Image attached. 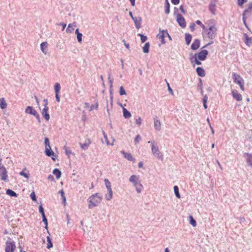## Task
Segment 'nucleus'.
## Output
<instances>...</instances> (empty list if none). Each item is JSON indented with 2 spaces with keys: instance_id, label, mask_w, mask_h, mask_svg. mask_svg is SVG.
I'll return each instance as SVG.
<instances>
[{
  "instance_id": "nucleus-1",
  "label": "nucleus",
  "mask_w": 252,
  "mask_h": 252,
  "mask_svg": "<svg viewBox=\"0 0 252 252\" xmlns=\"http://www.w3.org/2000/svg\"><path fill=\"white\" fill-rule=\"evenodd\" d=\"M207 24V27L203 30V35L205 38L213 40L217 36L218 28L214 20H210Z\"/></svg>"
},
{
  "instance_id": "nucleus-2",
  "label": "nucleus",
  "mask_w": 252,
  "mask_h": 252,
  "mask_svg": "<svg viewBox=\"0 0 252 252\" xmlns=\"http://www.w3.org/2000/svg\"><path fill=\"white\" fill-rule=\"evenodd\" d=\"M208 52L206 50H202L197 53H195L194 56L190 55L189 59L190 62L192 63H195L197 65L201 64L200 61H203L206 60Z\"/></svg>"
},
{
  "instance_id": "nucleus-3",
  "label": "nucleus",
  "mask_w": 252,
  "mask_h": 252,
  "mask_svg": "<svg viewBox=\"0 0 252 252\" xmlns=\"http://www.w3.org/2000/svg\"><path fill=\"white\" fill-rule=\"evenodd\" d=\"M102 200V196L99 193H95L90 196L88 199V208L92 209L97 206Z\"/></svg>"
},
{
  "instance_id": "nucleus-4",
  "label": "nucleus",
  "mask_w": 252,
  "mask_h": 252,
  "mask_svg": "<svg viewBox=\"0 0 252 252\" xmlns=\"http://www.w3.org/2000/svg\"><path fill=\"white\" fill-rule=\"evenodd\" d=\"M129 181L133 184L136 191L138 193H140L143 189V186L140 182L139 176L132 175L130 177Z\"/></svg>"
},
{
  "instance_id": "nucleus-5",
  "label": "nucleus",
  "mask_w": 252,
  "mask_h": 252,
  "mask_svg": "<svg viewBox=\"0 0 252 252\" xmlns=\"http://www.w3.org/2000/svg\"><path fill=\"white\" fill-rule=\"evenodd\" d=\"M148 143H150L151 144L152 153L154 156L158 159L162 160L163 158V155L159 151L158 146L155 145V142L149 141Z\"/></svg>"
},
{
  "instance_id": "nucleus-6",
  "label": "nucleus",
  "mask_w": 252,
  "mask_h": 252,
  "mask_svg": "<svg viewBox=\"0 0 252 252\" xmlns=\"http://www.w3.org/2000/svg\"><path fill=\"white\" fill-rule=\"evenodd\" d=\"M232 77L234 82L239 85L241 90L244 91L245 90L244 80L243 78L240 75L235 72L233 73Z\"/></svg>"
},
{
  "instance_id": "nucleus-7",
  "label": "nucleus",
  "mask_w": 252,
  "mask_h": 252,
  "mask_svg": "<svg viewBox=\"0 0 252 252\" xmlns=\"http://www.w3.org/2000/svg\"><path fill=\"white\" fill-rule=\"evenodd\" d=\"M106 188L107 189L108 193L105 195L106 200L109 201L113 198V191L111 188V184L110 182L107 179H104Z\"/></svg>"
},
{
  "instance_id": "nucleus-8",
  "label": "nucleus",
  "mask_w": 252,
  "mask_h": 252,
  "mask_svg": "<svg viewBox=\"0 0 252 252\" xmlns=\"http://www.w3.org/2000/svg\"><path fill=\"white\" fill-rule=\"evenodd\" d=\"M157 38L160 40L161 43L162 44H164L165 43V41L164 40V38L166 37H168L170 39H171L170 36H169L168 32L167 31L162 30L161 31L160 29L159 30V32L157 35Z\"/></svg>"
},
{
  "instance_id": "nucleus-9",
  "label": "nucleus",
  "mask_w": 252,
  "mask_h": 252,
  "mask_svg": "<svg viewBox=\"0 0 252 252\" xmlns=\"http://www.w3.org/2000/svg\"><path fill=\"white\" fill-rule=\"evenodd\" d=\"M15 248L16 246L14 242L8 241L6 244L5 252H14Z\"/></svg>"
},
{
  "instance_id": "nucleus-10",
  "label": "nucleus",
  "mask_w": 252,
  "mask_h": 252,
  "mask_svg": "<svg viewBox=\"0 0 252 252\" xmlns=\"http://www.w3.org/2000/svg\"><path fill=\"white\" fill-rule=\"evenodd\" d=\"M61 89V87L59 83H56L54 85V91L55 93V97L57 102H59L60 101V96L59 93Z\"/></svg>"
},
{
  "instance_id": "nucleus-11",
  "label": "nucleus",
  "mask_w": 252,
  "mask_h": 252,
  "mask_svg": "<svg viewBox=\"0 0 252 252\" xmlns=\"http://www.w3.org/2000/svg\"><path fill=\"white\" fill-rule=\"evenodd\" d=\"M44 108L42 110V115L44 117V118L47 120H49L50 118V116L48 113V107L47 106L48 101L46 99H44Z\"/></svg>"
},
{
  "instance_id": "nucleus-12",
  "label": "nucleus",
  "mask_w": 252,
  "mask_h": 252,
  "mask_svg": "<svg viewBox=\"0 0 252 252\" xmlns=\"http://www.w3.org/2000/svg\"><path fill=\"white\" fill-rule=\"evenodd\" d=\"M243 155L248 166L252 167V155L249 153H245Z\"/></svg>"
},
{
  "instance_id": "nucleus-13",
  "label": "nucleus",
  "mask_w": 252,
  "mask_h": 252,
  "mask_svg": "<svg viewBox=\"0 0 252 252\" xmlns=\"http://www.w3.org/2000/svg\"><path fill=\"white\" fill-rule=\"evenodd\" d=\"M232 95L235 99L238 101L242 100L243 97L242 95L236 90H233L231 92Z\"/></svg>"
},
{
  "instance_id": "nucleus-14",
  "label": "nucleus",
  "mask_w": 252,
  "mask_h": 252,
  "mask_svg": "<svg viewBox=\"0 0 252 252\" xmlns=\"http://www.w3.org/2000/svg\"><path fill=\"white\" fill-rule=\"evenodd\" d=\"M177 21L179 24V25L182 28H185L186 26V23L185 20V18L181 15L178 14L177 17Z\"/></svg>"
},
{
  "instance_id": "nucleus-15",
  "label": "nucleus",
  "mask_w": 252,
  "mask_h": 252,
  "mask_svg": "<svg viewBox=\"0 0 252 252\" xmlns=\"http://www.w3.org/2000/svg\"><path fill=\"white\" fill-rule=\"evenodd\" d=\"M1 170H0V175L1 179L3 181H6L8 178L7 172L4 166H1Z\"/></svg>"
},
{
  "instance_id": "nucleus-16",
  "label": "nucleus",
  "mask_w": 252,
  "mask_h": 252,
  "mask_svg": "<svg viewBox=\"0 0 252 252\" xmlns=\"http://www.w3.org/2000/svg\"><path fill=\"white\" fill-rule=\"evenodd\" d=\"M91 143V140H90V139L86 138L85 140L84 143H82L80 142L79 143V144H80V147L82 150H86L89 148Z\"/></svg>"
},
{
  "instance_id": "nucleus-17",
  "label": "nucleus",
  "mask_w": 252,
  "mask_h": 252,
  "mask_svg": "<svg viewBox=\"0 0 252 252\" xmlns=\"http://www.w3.org/2000/svg\"><path fill=\"white\" fill-rule=\"evenodd\" d=\"M216 0H211L210 1V3L209 4V9L210 11V12L213 14H215L216 12Z\"/></svg>"
},
{
  "instance_id": "nucleus-18",
  "label": "nucleus",
  "mask_w": 252,
  "mask_h": 252,
  "mask_svg": "<svg viewBox=\"0 0 252 252\" xmlns=\"http://www.w3.org/2000/svg\"><path fill=\"white\" fill-rule=\"evenodd\" d=\"M154 125L156 130L160 131L161 130V123L157 117L154 119Z\"/></svg>"
},
{
  "instance_id": "nucleus-19",
  "label": "nucleus",
  "mask_w": 252,
  "mask_h": 252,
  "mask_svg": "<svg viewBox=\"0 0 252 252\" xmlns=\"http://www.w3.org/2000/svg\"><path fill=\"white\" fill-rule=\"evenodd\" d=\"M200 40H199L198 39H195L191 45V49L192 50H197L198 48H199L200 46Z\"/></svg>"
},
{
  "instance_id": "nucleus-20",
  "label": "nucleus",
  "mask_w": 252,
  "mask_h": 252,
  "mask_svg": "<svg viewBox=\"0 0 252 252\" xmlns=\"http://www.w3.org/2000/svg\"><path fill=\"white\" fill-rule=\"evenodd\" d=\"M25 112L27 114H29L33 116L36 115V113H37L36 111L33 109L32 107L30 106L26 108Z\"/></svg>"
},
{
  "instance_id": "nucleus-21",
  "label": "nucleus",
  "mask_w": 252,
  "mask_h": 252,
  "mask_svg": "<svg viewBox=\"0 0 252 252\" xmlns=\"http://www.w3.org/2000/svg\"><path fill=\"white\" fill-rule=\"evenodd\" d=\"M43 242L44 244L46 243V248L47 249H49L53 247L50 237H46V240L45 239H43Z\"/></svg>"
},
{
  "instance_id": "nucleus-22",
  "label": "nucleus",
  "mask_w": 252,
  "mask_h": 252,
  "mask_svg": "<svg viewBox=\"0 0 252 252\" xmlns=\"http://www.w3.org/2000/svg\"><path fill=\"white\" fill-rule=\"evenodd\" d=\"M134 22L135 26L137 29L141 27V18L140 17H136L133 20Z\"/></svg>"
},
{
  "instance_id": "nucleus-23",
  "label": "nucleus",
  "mask_w": 252,
  "mask_h": 252,
  "mask_svg": "<svg viewBox=\"0 0 252 252\" xmlns=\"http://www.w3.org/2000/svg\"><path fill=\"white\" fill-rule=\"evenodd\" d=\"M65 154L68 157L69 160H72L75 158V155L70 150L67 149H65Z\"/></svg>"
},
{
  "instance_id": "nucleus-24",
  "label": "nucleus",
  "mask_w": 252,
  "mask_h": 252,
  "mask_svg": "<svg viewBox=\"0 0 252 252\" xmlns=\"http://www.w3.org/2000/svg\"><path fill=\"white\" fill-rule=\"evenodd\" d=\"M121 153L124 155L125 158H126L129 161H133L134 158H133L132 155L130 153H127L125 152L124 151H121Z\"/></svg>"
},
{
  "instance_id": "nucleus-25",
  "label": "nucleus",
  "mask_w": 252,
  "mask_h": 252,
  "mask_svg": "<svg viewBox=\"0 0 252 252\" xmlns=\"http://www.w3.org/2000/svg\"><path fill=\"white\" fill-rule=\"evenodd\" d=\"M45 153L46 156L50 157L54 156L55 155L54 153L52 150L51 147H49V148L45 147Z\"/></svg>"
},
{
  "instance_id": "nucleus-26",
  "label": "nucleus",
  "mask_w": 252,
  "mask_h": 252,
  "mask_svg": "<svg viewBox=\"0 0 252 252\" xmlns=\"http://www.w3.org/2000/svg\"><path fill=\"white\" fill-rule=\"evenodd\" d=\"M244 36L245 38V43L247 45L250 47L251 45H252V39L251 38L249 37V36L246 33H245Z\"/></svg>"
},
{
  "instance_id": "nucleus-27",
  "label": "nucleus",
  "mask_w": 252,
  "mask_h": 252,
  "mask_svg": "<svg viewBox=\"0 0 252 252\" xmlns=\"http://www.w3.org/2000/svg\"><path fill=\"white\" fill-rule=\"evenodd\" d=\"M196 72L199 76L204 77L205 75L204 70L201 67H197L196 68Z\"/></svg>"
},
{
  "instance_id": "nucleus-28",
  "label": "nucleus",
  "mask_w": 252,
  "mask_h": 252,
  "mask_svg": "<svg viewBox=\"0 0 252 252\" xmlns=\"http://www.w3.org/2000/svg\"><path fill=\"white\" fill-rule=\"evenodd\" d=\"M47 42H43L41 43L40 44V49L42 52L44 54H46L47 51H46V48H47Z\"/></svg>"
},
{
  "instance_id": "nucleus-29",
  "label": "nucleus",
  "mask_w": 252,
  "mask_h": 252,
  "mask_svg": "<svg viewBox=\"0 0 252 252\" xmlns=\"http://www.w3.org/2000/svg\"><path fill=\"white\" fill-rule=\"evenodd\" d=\"M7 107V103L5 102V99L2 97L0 99V107L2 109H4Z\"/></svg>"
},
{
  "instance_id": "nucleus-30",
  "label": "nucleus",
  "mask_w": 252,
  "mask_h": 252,
  "mask_svg": "<svg viewBox=\"0 0 252 252\" xmlns=\"http://www.w3.org/2000/svg\"><path fill=\"white\" fill-rule=\"evenodd\" d=\"M123 116L125 118H129L131 117L130 113L125 108H123Z\"/></svg>"
},
{
  "instance_id": "nucleus-31",
  "label": "nucleus",
  "mask_w": 252,
  "mask_h": 252,
  "mask_svg": "<svg viewBox=\"0 0 252 252\" xmlns=\"http://www.w3.org/2000/svg\"><path fill=\"white\" fill-rule=\"evenodd\" d=\"M251 12L252 11L249 10V9L248 8L247 9H245L243 12V17L247 18L251 16Z\"/></svg>"
},
{
  "instance_id": "nucleus-32",
  "label": "nucleus",
  "mask_w": 252,
  "mask_h": 252,
  "mask_svg": "<svg viewBox=\"0 0 252 252\" xmlns=\"http://www.w3.org/2000/svg\"><path fill=\"white\" fill-rule=\"evenodd\" d=\"M6 193L7 195L11 196V197H15L17 196V193L11 189H8L6 191Z\"/></svg>"
},
{
  "instance_id": "nucleus-33",
  "label": "nucleus",
  "mask_w": 252,
  "mask_h": 252,
  "mask_svg": "<svg viewBox=\"0 0 252 252\" xmlns=\"http://www.w3.org/2000/svg\"><path fill=\"white\" fill-rule=\"evenodd\" d=\"M170 12V4L169 3L168 0H165V13L167 14H169Z\"/></svg>"
},
{
  "instance_id": "nucleus-34",
  "label": "nucleus",
  "mask_w": 252,
  "mask_h": 252,
  "mask_svg": "<svg viewBox=\"0 0 252 252\" xmlns=\"http://www.w3.org/2000/svg\"><path fill=\"white\" fill-rule=\"evenodd\" d=\"M75 33L77 35V40H78V42L81 43L82 42V34L79 32V29H77L75 30Z\"/></svg>"
},
{
  "instance_id": "nucleus-35",
  "label": "nucleus",
  "mask_w": 252,
  "mask_h": 252,
  "mask_svg": "<svg viewBox=\"0 0 252 252\" xmlns=\"http://www.w3.org/2000/svg\"><path fill=\"white\" fill-rule=\"evenodd\" d=\"M53 174L56 176L57 179H59L62 174L61 172L58 169H55L53 171Z\"/></svg>"
},
{
  "instance_id": "nucleus-36",
  "label": "nucleus",
  "mask_w": 252,
  "mask_h": 252,
  "mask_svg": "<svg viewBox=\"0 0 252 252\" xmlns=\"http://www.w3.org/2000/svg\"><path fill=\"white\" fill-rule=\"evenodd\" d=\"M192 36L190 34H186L185 40L187 45H189L191 42Z\"/></svg>"
},
{
  "instance_id": "nucleus-37",
  "label": "nucleus",
  "mask_w": 252,
  "mask_h": 252,
  "mask_svg": "<svg viewBox=\"0 0 252 252\" xmlns=\"http://www.w3.org/2000/svg\"><path fill=\"white\" fill-rule=\"evenodd\" d=\"M150 44L149 42L146 43L143 47V51L145 53H148L149 52Z\"/></svg>"
},
{
  "instance_id": "nucleus-38",
  "label": "nucleus",
  "mask_w": 252,
  "mask_h": 252,
  "mask_svg": "<svg viewBox=\"0 0 252 252\" xmlns=\"http://www.w3.org/2000/svg\"><path fill=\"white\" fill-rule=\"evenodd\" d=\"M76 27L75 25H71L69 24L68 25V27L66 30V31L67 32H71L72 31H74V28Z\"/></svg>"
},
{
  "instance_id": "nucleus-39",
  "label": "nucleus",
  "mask_w": 252,
  "mask_h": 252,
  "mask_svg": "<svg viewBox=\"0 0 252 252\" xmlns=\"http://www.w3.org/2000/svg\"><path fill=\"white\" fill-rule=\"evenodd\" d=\"M174 192H175V194L176 195V196L178 198H180L181 196H180V193H179V192L178 187L177 186H174Z\"/></svg>"
},
{
  "instance_id": "nucleus-40",
  "label": "nucleus",
  "mask_w": 252,
  "mask_h": 252,
  "mask_svg": "<svg viewBox=\"0 0 252 252\" xmlns=\"http://www.w3.org/2000/svg\"><path fill=\"white\" fill-rule=\"evenodd\" d=\"M189 218L190 224H191L193 226H195L196 225V222L195 220H194L192 216H190Z\"/></svg>"
},
{
  "instance_id": "nucleus-41",
  "label": "nucleus",
  "mask_w": 252,
  "mask_h": 252,
  "mask_svg": "<svg viewBox=\"0 0 252 252\" xmlns=\"http://www.w3.org/2000/svg\"><path fill=\"white\" fill-rule=\"evenodd\" d=\"M208 100V97L206 95H205L203 98V106L205 109L207 108V105L206 104L207 101Z\"/></svg>"
},
{
  "instance_id": "nucleus-42",
  "label": "nucleus",
  "mask_w": 252,
  "mask_h": 252,
  "mask_svg": "<svg viewBox=\"0 0 252 252\" xmlns=\"http://www.w3.org/2000/svg\"><path fill=\"white\" fill-rule=\"evenodd\" d=\"M138 36H140L141 41L142 43L145 42L147 39V37L146 36H145L141 33L138 34Z\"/></svg>"
},
{
  "instance_id": "nucleus-43",
  "label": "nucleus",
  "mask_w": 252,
  "mask_h": 252,
  "mask_svg": "<svg viewBox=\"0 0 252 252\" xmlns=\"http://www.w3.org/2000/svg\"><path fill=\"white\" fill-rule=\"evenodd\" d=\"M44 144L45 147H50V143H49V140L48 138L46 137L44 140Z\"/></svg>"
},
{
  "instance_id": "nucleus-44",
  "label": "nucleus",
  "mask_w": 252,
  "mask_h": 252,
  "mask_svg": "<svg viewBox=\"0 0 252 252\" xmlns=\"http://www.w3.org/2000/svg\"><path fill=\"white\" fill-rule=\"evenodd\" d=\"M119 93H120V94L121 95H123L126 94V91H125L124 88H123V87H122V86L120 87Z\"/></svg>"
},
{
  "instance_id": "nucleus-45",
  "label": "nucleus",
  "mask_w": 252,
  "mask_h": 252,
  "mask_svg": "<svg viewBox=\"0 0 252 252\" xmlns=\"http://www.w3.org/2000/svg\"><path fill=\"white\" fill-rule=\"evenodd\" d=\"M141 140V138L139 134L137 135L136 137L134 139V142L135 144L138 143Z\"/></svg>"
},
{
  "instance_id": "nucleus-46",
  "label": "nucleus",
  "mask_w": 252,
  "mask_h": 252,
  "mask_svg": "<svg viewBox=\"0 0 252 252\" xmlns=\"http://www.w3.org/2000/svg\"><path fill=\"white\" fill-rule=\"evenodd\" d=\"M141 123H142V120L140 117H138V118L135 119V123L137 125H138V126H140L141 124Z\"/></svg>"
},
{
  "instance_id": "nucleus-47",
  "label": "nucleus",
  "mask_w": 252,
  "mask_h": 252,
  "mask_svg": "<svg viewBox=\"0 0 252 252\" xmlns=\"http://www.w3.org/2000/svg\"><path fill=\"white\" fill-rule=\"evenodd\" d=\"M30 196H31V198H32V199L33 201H36V195H35V194L34 191L32 192L31 193Z\"/></svg>"
},
{
  "instance_id": "nucleus-48",
  "label": "nucleus",
  "mask_w": 252,
  "mask_h": 252,
  "mask_svg": "<svg viewBox=\"0 0 252 252\" xmlns=\"http://www.w3.org/2000/svg\"><path fill=\"white\" fill-rule=\"evenodd\" d=\"M195 23L197 25L200 26V27L202 28L203 30L205 29L206 26H204L200 20L196 21Z\"/></svg>"
},
{
  "instance_id": "nucleus-49",
  "label": "nucleus",
  "mask_w": 252,
  "mask_h": 252,
  "mask_svg": "<svg viewBox=\"0 0 252 252\" xmlns=\"http://www.w3.org/2000/svg\"><path fill=\"white\" fill-rule=\"evenodd\" d=\"M20 175L25 177V178L28 179L29 178V174L28 173H25L24 171H21L20 173Z\"/></svg>"
},
{
  "instance_id": "nucleus-50",
  "label": "nucleus",
  "mask_w": 252,
  "mask_h": 252,
  "mask_svg": "<svg viewBox=\"0 0 252 252\" xmlns=\"http://www.w3.org/2000/svg\"><path fill=\"white\" fill-rule=\"evenodd\" d=\"M247 0H238V4L240 6H242Z\"/></svg>"
},
{
  "instance_id": "nucleus-51",
  "label": "nucleus",
  "mask_w": 252,
  "mask_h": 252,
  "mask_svg": "<svg viewBox=\"0 0 252 252\" xmlns=\"http://www.w3.org/2000/svg\"><path fill=\"white\" fill-rule=\"evenodd\" d=\"M108 80L110 83V87L111 88L113 86V79L110 77V76L108 77Z\"/></svg>"
},
{
  "instance_id": "nucleus-52",
  "label": "nucleus",
  "mask_w": 252,
  "mask_h": 252,
  "mask_svg": "<svg viewBox=\"0 0 252 252\" xmlns=\"http://www.w3.org/2000/svg\"><path fill=\"white\" fill-rule=\"evenodd\" d=\"M195 24L194 23H191L190 26H189V28L191 30V31L193 32L194 31V29H195Z\"/></svg>"
},
{
  "instance_id": "nucleus-53",
  "label": "nucleus",
  "mask_w": 252,
  "mask_h": 252,
  "mask_svg": "<svg viewBox=\"0 0 252 252\" xmlns=\"http://www.w3.org/2000/svg\"><path fill=\"white\" fill-rule=\"evenodd\" d=\"M39 212L41 214L44 213V208L41 204L39 207Z\"/></svg>"
},
{
  "instance_id": "nucleus-54",
  "label": "nucleus",
  "mask_w": 252,
  "mask_h": 252,
  "mask_svg": "<svg viewBox=\"0 0 252 252\" xmlns=\"http://www.w3.org/2000/svg\"><path fill=\"white\" fill-rule=\"evenodd\" d=\"M97 107H98L97 104H96L95 105H94V104L92 105L91 106V108H90V111H92L94 109H97Z\"/></svg>"
},
{
  "instance_id": "nucleus-55",
  "label": "nucleus",
  "mask_w": 252,
  "mask_h": 252,
  "mask_svg": "<svg viewBox=\"0 0 252 252\" xmlns=\"http://www.w3.org/2000/svg\"><path fill=\"white\" fill-rule=\"evenodd\" d=\"M171 2L175 5L178 4L180 2V0H171Z\"/></svg>"
},
{
  "instance_id": "nucleus-56",
  "label": "nucleus",
  "mask_w": 252,
  "mask_h": 252,
  "mask_svg": "<svg viewBox=\"0 0 252 252\" xmlns=\"http://www.w3.org/2000/svg\"><path fill=\"white\" fill-rule=\"evenodd\" d=\"M42 220H43V222H44V224L45 225L46 227H47V223H48L47 218H44L42 219Z\"/></svg>"
},
{
  "instance_id": "nucleus-57",
  "label": "nucleus",
  "mask_w": 252,
  "mask_h": 252,
  "mask_svg": "<svg viewBox=\"0 0 252 252\" xmlns=\"http://www.w3.org/2000/svg\"><path fill=\"white\" fill-rule=\"evenodd\" d=\"M83 114H84L83 115V116H82V120H83V121H86V119H87V117H86V114H85V112H83Z\"/></svg>"
},
{
  "instance_id": "nucleus-58",
  "label": "nucleus",
  "mask_w": 252,
  "mask_h": 252,
  "mask_svg": "<svg viewBox=\"0 0 252 252\" xmlns=\"http://www.w3.org/2000/svg\"><path fill=\"white\" fill-rule=\"evenodd\" d=\"M34 116H35V117H36V118L37 119V120H38V121L39 122H40V117H39V114H38L37 113H36V115H34Z\"/></svg>"
},
{
  "instance_id": "nucleus-59",
  "label": "nucleus",
  "mask_w": 252,
  "mask_h": 252,
  "mask_svg": "<svg viewBox=\"0 0 252 252\" xmlns=\"http://www.w3.org/2000/svg\"><path fill=\"white\" fill-rule=\"evenodd\" d=\"M59 193L61 194L62 198V201H63V189H62L59 191Z\"/></svg>"
},
{
  "instance_id": "nucleus-60",
  "label": "nucleus",
  "mask_w": 252,
  "mask_h": 252,
  "mask_svg": "<svg viewBox=\"0 0 252 252\" xmlns=\"http://www.w3.org/2000/svg\"><path fill=\"white\" fill-rule=\"evenodd\" d=\"M48 179L50 181H53L54 180V177L52 175H49L48 177Z\"/></svg>"
},
{
  "instance_id": "nucleus-61",
  "label": "nucleus",
  "mask_w": 252,
  "mask_h": 252,
  "mask_svg": "<svg viewBox=\"0 0 252 252\" xmlns=\"http://www.w3.org/2000/svg\"><path fill=\"white\" fill-rule=\"evenodd\" d=\"M248 8L249 9V10H251L252 12V2L251 3H250L249 4H248Z\"/></svg>"
},
{
  "instance_id": "nucleus-62",
  "label": "nucleus",
  "mask_w": 252,
  "mask_h": 252,
  "mask_svg": "<svg viewBox=\"0 0 252 252\" xmlns=\"http://www.w3.org/2000/svg\"><path fill=\"white\" fill-rule=\"evenodd\" d=\"M180 9L181 10V11L185 13V10H184V6L183 5H181L180 7Z\"/></svg>"
},
{
  "instance_id": "nucleus-63",
  "label": "nucleus",
  "mask_w": 252,
  "mask_h": 252,
  "mask_svg": "<svg viewBox=\"0 0 252 252\" xmlns=\"http://www.w3.org/2000/svg\"><path fill=\"white\" fill-rule=\"evenodd\" d=\"M130 1V3H131V5L132 6H134L135 5V0H129Z\"/></svg>"
},
{
  "instance_id": "nucleus-64",
  "label": "nucleus",
  "mask_w": 252,
  "mask_h": 252,
  "mask_svg": "<svg viewBox=\"0 0 252 252\" xmlns=\"http://www.w3.org/2000/svg\"><path fill=\"white\" fill-rule=\"evenodd\" d=\"M138 166L139 168H142L143 167V162L142 161H140L138 163Z\"/></svg>"
}]
</instances>
